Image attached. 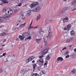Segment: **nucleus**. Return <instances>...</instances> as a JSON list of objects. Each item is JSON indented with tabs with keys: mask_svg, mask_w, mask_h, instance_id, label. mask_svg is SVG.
Returning <instances> with one entry per match:
<instances>
[{
	"mask_svg": "<svg viewBox=\"0 0 76 76\" xmlns=\"http://www.w3.org/2000/svg\"><path fill=\"white\" fill-rule=\"evenodd\" d=\"M34 58H35V57L34 56L29 57L26 60V62L27 63H29L30 61H31V60H33Z\"/></svg>",
	"mask_w": 76,
	"mask_h": 76,
	"instance_id": "nucleus-1",
	"label": "nucleus"
},
{
	"mask_svg": "<svg viewBox=\"0 0 76 76\" xmlns=\"http://www.w3.org/2000/svg\"><path fill=\"white\" fill-rule=\"evenodd\" d=\"M7 12H8V9H6V8H4L2 10V12H5L6 15H7Z\"/></svg>",
	"mask_w": 76,
	"mask_h": 76,
	"instance_id": "nucleus-2",
	"label": "nucleus"
},
{
	"mask_svg": "<svg viewBox=\"0 0 76 76\" xmlns=\"http://www.w3.org/2000/svg\"><path fill=\"white\" fill-rule=\"evenodd\" d=\"M7 16H4L0 17V22H1L3 20L7 18Z\"/></svg>",
	"mask_w": 76,
	"mask_h": 76,
	"instance_id": "nucleus-3",
	"label": "nucleus"
},
{
	"mask_svg": "<svg viewBox=\"0 0 76 76\" xmlns=\"http://www.w3.org/2000/svg\"><path fill=\"white\" fill-rule=\"evenodd\" d=\"M39 10H40V8H39V7H38L34 10H33V12H39Z\"/></svg>",
	"mask_w": 76,
	"mask_h": 76,
	"instance_id": "nucleus-4",
	"label": "nucleus"
},
{
	"mask_svg": "<svg viewBox=\"0 0 76 76\" xmlns=\"http://www.w3.org/2000/svg\"><path fill=\"white\" fill-rule=\"evenodd\" d=\"M48 33V35L46 37V38H47L48 39L49 37H50L51 35V34H52V32L51 30H50V28H49V30Z\"/></svg>",
	"mask_w": 76,
	"mask_h": 76,
	"instance_id": "nucleus-5",
	"label": "nucleus"
},
{
	"mask_svg": "<svg viewBox=\"0 0 76 76\" xmlns=\"http://www.w3.org/2000/svg\"><path fill=\"white\" fill-rule=\"evenodd\" d=\"M12 14H13V11L11 10H9V11L8 10L7 15H8L10 16L12 15Z\"/></svg>",
	"mask_w": 76,
	"mask_h": 76,
	"instance_id": "nucleus-6",
	"label": "nucleus"
},
{
	"mask_svg": "<svg viewBox=\"0 0 76 76\" xmlns=\"http://www.w3.org/2000/svg\"><path fill=\"white\" fill-rule=\"evenodd\" d=\"M29 36V34L27 33H23V36L24 37V38H26V37H28Z\"/></svg>",
	"mask_w": 76,
	"mask_h": 76,
	"instance_id": "nucleus-7",
	"label": "nucleus"
},
{
	"mask_svg": "<svg viewBox=\"0 0 76 76\" xmlns=\"http://www.w3.org/2000/svg\"><path fill=\"white\" fill-rule=\"evenodd\" d=\"M38 3L37 2L36 4H31V8H33V7H34L35 6H36V5H38Z\"/></svg>",
	"mask_w": 76,
	"mask_h": 76,
	"instance_id": "nucleus-8",
	"label": "nucleus"
},
{
	"mask_svg": "<svg viewBox=\"0 0 76 76\" xmlns=\"http://www.w3.org/2000/svg\"><path fill=\"white\" fill-rule=\"evenodd\" d=\"M63 60H64V59H63L62 58L60 57L58 58L57 60V62H58V61H61V62L62 61H63Z\"/></svg>",
	"mask_w": 76,
	"mask_h": 76,
	"instance_id": "nucleus-9",
	"label": "nucleus"
},
{
	"mask_svg": "<svg viewBox=\"0 0 76 76\" xmlns=\"http://www.w3.org/2000/svg\"><path fill=\"white\" fill-rule=\"evenodd\" d=\"M69 20V18L68 17H66L65 18H64L63 20V21L64 22H67Z\"/></svg>",
	"mask_w": 76,
	"mask_h": 76,
	"instance_id": "nucleus-10",
	"label": "nucleus"
},
{
	"mask_svg": "<svg viewBox=\"0 0 76 76\" xmlns=\"http://www.w3.org/2000/svg\"><path fill=\"white\" fill-rule=\"evenodd\" d=\"M72 27V25L71 24H69L67 26V29L69 31L71 28Z\"/></svg>",
	"mask_w": 76,
	"mask_h": 76,
	"instance_id": "nucleus-11",
	"label": "nucleus"
},
{
	"mask_svg": "<svg viewBox=\"0 0 76 76\" xmlns=\"http://www.w3.org/2000/svg\"><path fill=\"white\" fill-rule=\"evenodd\" d=\"M72 41V38H71L67 40L66 42V43H69V42H70Z\"/></svg>",
	"mask_w": 76,
	"mask_h": 76,
	"instance_id": "nucleus-12",
	"label": "nucleus"
},
{
	"mask_svg": "<svg viewBox=\"0 0 76 76\" xmlns=\"http://www.w3.org/2000/svg\"><path fill=\"white\" fill-rule=\"evenodd\" d=\"M37 43H39L41 41V39H36Z\"/></svg>",
	"mask_w": 76,
	"mask_h": 76,
	"instance_id": "nucleus-13",
	"label": "nucleus"
},
{
	"mask_svg": "<svg viewBox=\"0 0 76 76\" xmlns=\"http://www.w3.org/2000/svg\"><path fill=\"white\" fill-rule=\"evenodd\" d=\"M19 38L20 39V41H23L24 40V38L22 36L19 35Z\"/></svg>",
	"mask_w": 76,
	"mask_h": 76,
	"instance_id": "nucleus-14",
	"label": "nucleus"
},
{
	"mask_svg": "<svg viewBox=\"0 0 76 76\" xmlns=\"http://www.w3.org/2000/svg\"><path fill=\"white\" fill-rule=\"evenodd\" d=\"M33 72L35 71V70L36 69V67H37V64H34L33 66Z\"/></svg>",
	"mask_w": 76,
	"mask_h": 76,
	"instance_id": "nucleus-15",
	"label": "nucleus"
},
{
	"mask_svg": "<svg viewBox=\"0 0 76 76\" xmlns=\"http://www.w3.org/2000/svg\"><path fill=\"white\" fill-rule=\"evenodd\" d=\"M76 4V0H74L72 1V5H75Z\"/></svg>",
	"mask_w": 76,
	"mask_h": 76,
	"instance_id": "nucleus-16",
	"label": "nucleus"
},
{
	"mask_svg": "<svg viewBox=\"0 0 76 76\" xmlns=\"http://www.w3.org/2000/svg\"><path fill=\"white\" fill-rule=\"evenodd\" d=\"M3 3H8V1L7 0H2V4Z\"/></svg>",
	"mask_w": 76,
	"mask_h": 76,
	"instance_id": "nucleus-17",
	"label": "nucleus"
},
{
	"mask_svg": "<svg viewBox=\"0 0 76 76\" xmlns=\"http://www.w3.org/2000/svg\"><path fill=\"white\" fill-rule=\"evenodd\" d=\"M46 38H47L46 40H45H45H44V42L45 43V45H47V44H48L47 40H48V39L47 37V38L46 37Z\"/></svg>",
	"mask_w": 76,
	"mask_h": 76,
	"instance_id": "nucleus-18",
	"label": "nucleus"
},
{
	"mask_svg": "<svg viewBox=\"0 0 76 76\" xmlns=\"http://www.w3.org/2000/svg\"><path fill=\"white\" fill-rule=\"evenodd\" d=\"M41 66H38L37 67V68H36V70H37V71H40V67Z\"/></svg>",
	"mask_w": 76,
	"mask_h": 76,
	"instance_id": "nucleus-19",
	"label": "nucleus"
},
{
	"mask_svg": "<svg viewBox=\"0 0 76 76\" xmlns=\"http://www.w3.org/2000/svg\"><path fill=\"white\" fill-rule=\"evenodd\" d=\"M26 23H25L23 24H21L20 25V27H24L25 25H26Z\"/></svg>",
	"mask_w": 76,
	"mask_h": 76,
	"instance_id": "nucleus-20",
	"label": "nucleus"
},
{
	"mask_svg": "<svg viewBox=\"0 0 76 76\" xmlns=\"http://www.w3.org/2000/svg\"><path fill=\"white\" fill-rule=\"evenodd\" d=\"M40 18H41V15H40V14H39V15H38L37 17V20H39V19H40Z\"/></svg>",
	"mask_w": 76,
	"mask_h": 76,
	"instance_id": "nucleus-21",
	"label": "nucleus"
},
{
	"mask_svg": "<svg viewBox=\"0 0 76 76\" xmlns=\"http://www.w3.org/2000/svg\"><path fill=\"white\" fill-rule=\"evenodd\" d=\"M75 31H71V35H73L75 34Z\"/></svg>",
	"mask_w": 76,
	"mask_h": 76,
	"instance_id": "nucleus-22",
	"label": "nucleus"
},
{
	"mask_svg": "<svg viewBox=\"0 0 76 76\" xmlns=\"http://www.w3.org/2000/svg\"><path fill=\"white\" fill-rule=\"evenodd\" d=\"M71 72L72 73V74H75V73L76 72V70L73 69L71 71Z\"/></svg>",
	"mask_w": 76,
	"mask_h": 76,
	"instance_id": "nucleus-23",
	"label": "nucleus"
},
{
	"mask_svg": "<svg viewBox=\"0 0 76 76\" xmlns=\"http://www.w3.org/2000/svg\"><path fill=\"white\" fill-rule=\"evenodd\" d=\"M49 56L50 55H49L47 56V60H50L51 57H50V56Z\"/></svg>",
	"mask_w": 76,
	"mask_h": 76,
	"instance_id": "nucleus-24",
	"label": "nucleus"
},
{
	"mask_svg": "<svg viewBox=\"0 0 76 76\" xmlns=\"http://www.w3.org/2000/svg\"><path fill=\"white\" fill-rule=\"evenodd\" d=\"M59 13H61V14H64V12L63 11V10H60Z\"/></svg>",
	"mask_w": 76,
	"mask_h": 76,
	"instance_id": "nucleus-25",
	"label": "nucleus"
},
{
	"mask_svg": "<svg viewBox=\"0 0 76 76\" xmlns=\"http://www.w3.org/2000/svg\"><path fill=\"white\" fill-rule=\"evenodd\" d=\"M31 11L30 10H28V13L27 14V15H29H29H31Z\"/></svg>",
	"mask_w": 76,
	"mask_h": 76,
	"instance_id": "nucleus-26",
	"label": "nucleus"
},
{
	"mask_svg": "<svg viewBox=\"0 0 76 76\" xmlns=\"http://www.w3.org/2000/svg\"><path fill=\"white\" fill-rule=\"evenodd\" d=\"M48 51V49H45L44 51H43V53H45L46 54Z\"/></svg>",
	"mask_w": 76,
	"mask_h": 76,
	"instance_id": "nucleus-27",
	"label": "nucleus"
},
{
	"mask_svg": "<svg viewBox=\"0 0 76 76\" xmlns=\"http://www.w3.org/2000/svg\"><path fill=\"white\" fill-rule=\"evenodd\" d=\"M39 60L41 62V63H44V60H43V59L42 58H40Z\"/></svg>",
	"mask_w": 76,
	"mask_h": 76,
	"instance_id": "nucleus-28",
	"label": "nucleus"
},
{
	"mask_svg": "<svg viewBox=\"0 0 76 76\" xmlns=\"http://www.w3.org/2000/svg\"><path fill=\"white\" fill-rule=\"evenodd\" d=\"M42 72L43 74H45L46 72H45V70H43L42 71Z\"/></svg>",
	"mask_w": 76,
	"mask_h": 76,
	"instance_id": "nucleus-29",
	"label": "nucleus"
},
{
	"mask_svg": "<svg viewBox=\"0 0 76 76\" xmlns=\"http://www.w3.org/2000/svg\"><path fill=\"white\" fill-rule=\"evenodd\" d=\"M1 4H3V0H0V5H1Z\"/></svg>",
	"mask_w": 76,
	"mask_h": 76,
	"instance_id": "nucleus-30",
	"label": "nucleus"
},
{
	"mask_svg": "<svg viewBox=\"0 0 76 76\" xmlns=\"http://www.w3.org/2000/svg\"><path fill=\"white\" fill-rule=\"evenodd\" d=\"M45 54H46L45 53H44V52H43L42 53V57H44V55H45Z\"/></svg>",
	"mask_w": 76,
	"mask_h": 76,
	"instance_id": "nucleus-31",
	"label": "nucleus"
},
{
	"mask_svg": "<svg viewBox=\"0 0 76 76\" xmlns=\"http://www.w3.org/2000/svg\"><path fill=\"white\" fill-rule=\"evenodd\" d=\"M31 28H34V27L32 26H29L28 29V30H29Z\"/></svg>",
	"mask_w": 76,
	"mask_h": 76,
	"instance_id": "nucleus-32",
	"label": "nucleus"
},
{
	"mask_svg": "<svg viewBox=\"0 0 76 76\" xmlns=\"http://www.w3.org/2000/svg\"><path fill=\"white\" fill-rule=\"evenodd\" d=\"M38 74L37 73H34L32 75V76H37Z\"/></svg>",
	"mask_w": 76,
	"mask_h": 76,
	"instance_id": "nucleus-33",
	"label": "nucleus"
},
{
	"mask_svg": "<svg viewBox=\"0 0 76 76\" xmlns=\"http://www.w3.org/2000/svg\"><path fill=\"white\" fill-rule=\"evenodd\" d=\"M2 33V36H6V34L5 33Z\"/></svg>",
	"mask_w": 76,
	"mask_h": 76,
	"instance_id": "nucleus-34",
	"label": "nucleus"
},
{
	"mask_svg": "<svg viewBox=\"0 0 76 76\" xmlns=\"http://www.w3.org/2000/svg\"><path fill=\"white\" fill-rule=\"evenodd\" d=\"M48 64V61H46L45 64L44 65V66H45V65H47Z\"/></svg>",
	"mask_w": 76,
	"mask_h": 76,
	"instance_id": "nucleus-35",
	"label": "nucleus"
},
{
	"mask_svg": "<svg viewBox=\"0 0 76 76\" xmlns=\"http://www.w3.org/2000/svg\"><path fill=\"white\" fill-rule=\"evenodd\" d=\"M22 6V3H19L18 4V6H19V7H20V6Z\"/></svg>",
	"mask_w": 76,
	"mask_h": 76,
	"instance_id": "nucleus-36",
	"label": "nucleus"
},
{
	"mask_svg": "<svg viewBox=\"0 0 76 76\" xmlns=\"http://www.w3.org/2000/svg\"><path fill=\"white\" fill-rule=\"evenodd\" d=\"M69 53V51H67L65 53V54L66 55H67V54Z\"/></svg>",
	"mask_w": 76,
	"mask_h": 76,
	"instance_id": "nucleus-37",
	"label": "nucleus"
},
{
	"mask_svg": "<svg viewBox=\"0 0 76 76\" xmlns=\"http://www.w3.org/2000/svg\"><path fill=\"white\" fill-rule=\"evenodd\" d=\"M62 10L64 12V11H66V10H67V9H66V8H64Z\"/></svg>",
	"mask_w": 76,
	"mask_h": 76,
	"instance_id": "nucleus-38",
	"label": "nucleus"
},
{
	"mask_svg": "<svg viewBox=\"0 0 76 76\" xmlns=\"http://www.w3.org/2000/svg\"><path fill=\"white\" fill-rule=\"evenodd\" d=\"M17 30V28L16 27L14 28L13 29V31H16Z\"/></svg>",
	"mask_w": 76,
	"mask_h": 76,
	"instance_id": "nucleus-39",
	"label": "nucleus"
},
{
	"mask_svg": "<svg viewBox=\"0 0 76 76\" xmlns=\"http://www.w3.org/2000/svg\"><path fill=\"white\" fill-rule=\"evenodd\" d=\"M66 48H67L64 47L62 49V50H63V51H64V50H66Z\"/></svg>",
	"mask_w": 76,
	"mask_h": 76,
	"instance_id": "nucleus-40",
	"label": "nucleus"
},
{
	"mask_svg": "<svg viewBox=\"0 0 76 76\" xmlns=\"http://www.w3.org/2000/svg\"><path fill=\"white\" fill-rule=\"evenodd\" d=\"M6 53H4L3 54V56H6Z\"/></svg>",
	"mask_w": 76,
	"mask_h": 76,
	"instance_id": "nucleus-41",
	"label": "nucleus"
},
{
	"mask_svg": "<svg viewBox=\"0 0 76 76\" xmlns=\"http://www.w3.org/2000/svg\"><path fill=\"white\" fill-rule=\"evenodd\" d=\"M76 10V8H75L73 9H72V11H74Z\"/></svg>",
	"mask_w": 76,
	"mask_h": 76,
	"instance_id": "nucleus-42",
	"label": "nucleus"
},
{
	"mask_svg": "<svg viewBox=\"0 0 76 76\" xmlns=\"http://www.w3.org/2000/svg\"><path fill=\"white\" fill-rule=\"evenodd\" d=\"M69 55H68L66 56V58H69Z\"/></svg>",
	"mask_w": 76,
	"mask_h": 76,
	"instance_id": "nucleus-43",
	"label": "nucleus"
},
{
	"mask_svg": "<svg viewBox=\"0 0 76 76\" xmlns=\"http://www.w3.org/2000/svg\"><path fill=\"white\" fill-rule=\"evenodd\" d=\"M28 39H31V37L29 36V37H28Z\"/></svg>",
	"mask_w": 76,
	"mask_h": 76,
	"instance_id": "nucleus-44",
	"label": "nucleus"
},
{
	"mask_svg": "<svg viewBox=\"0 0 76 76\" xmlns=\"http://www.w3.org/2000/svg\"><path fill=\"white\" fill-rule=\"evenodd\" d=\"M67 29V28L66 27H65L64 28V31H66Z\"/></svg>",
	"mask_w": 76,
	"mask_h": 76,
	"instance_id": "nucleus-45",
	"label": "nucleus"
},
{
	"mask_svg": "<svg viewBox=\"0 0 76 76\" xmlns=\"http://www.w3.org/2000/svg\"><path fill=\"white\" fill-rule=\"evenodd\" d=\"M42 32H44V31H41L39 32V33H40V34H41V33H42Z\"/></svg>",
	"mask_w": 76,
	"mask_h": 76,
	"instance_id": "nucleus-46",
	"label": "nucleus"
},
{
	"mask_svg": "<svg viewBox=\"0 0 76 76\" xmlns=\"http://www.w3.org/2000/svg\"><path fill=\"white\" fill-rule=\"evenodd\" d=\"M6 41H7L6 39H4V41H3L4 42H6Z\"/></svg>",
	"mask_w": 76,
	"mask_h": 76,
	"instance_id": "nucleus-47",
	"label": "nucleus"
},
{
	"mask_svg": "<svg viewBox=\"0 0 76 76\" xmlns=\"http://www.w3.org/2000/svg\"><path fill=\"white\" fill-rule=\"evenodd\" d=\"M1 36H2V33H0V37H1Z\"/></svg>",
	"mask_w": 76,
	"mask_h": 76,
	"instance_id": "nucleus-48",
	"label": "nucleus"
},
{
	"mask_svg": "<svg viewBox=\"0 0 76 76\" xmlns=\"http://www.w3.org/2000/svg\"><path fill=\"white\" fill-rule=\"evenodd\" d=\"M15 12H18V10L17 9L15 10Z\"/></svg>",
	"mask_w": 76,
	"mask_h": 76,
	"instance_id": "nucleus-49",
	"label": "nucleus"
},
{
	"mask_svg": "<svg viewBox=\"0 0 76 76\" xmlns=\"http://www.w3.org/2000/svg\"><path fill=\"white\" fill-rule=\"evenodd\" d=\"M28 38H26V39H25V41H26V40H28Z\"/></svg>",
	"mask_w": 76,
	"mask_h": 76,
	"instance_id": "nucleus-50",
	"label": "nucleus"
},
{
	"mask_svg": "<svg viewBox=\"0 0 76 76\" xmlns=\"http://www.w3.org/2000/svg\"><path fill=\"white\" fill-rule=\"evenodd\" d=\"M0 72H1H1H3V70L2 69L0 70Z\"/></svg>",
	"mask_w": 76,
	"mask_h": 76,
	"instance_id": "nucleus-51",
	"label": "nucleus"
},
{
	"mask_svg": "<svg viewBox=\"0 0 76 76\" xmlns=\"http://www.w3.org/2000/svg\"><path fill=\"white\" fill-rule=\"evenodd\" d=\"M42 56H39V58H42Z\"/></svg>",
	"mask_w": 76,
	"mask_h": 76,
	"instance_id": "nucleus-52",
	"label": "nucleus"
},
{
	"mask_svg": "<svg viewBox=\"0 0 76 76\" xmlns=\"http://www.w3.org/2000/svg\"><path fill=\"white\" fill-rule=\"evenodd\" d=\"M32 63H35V61L34 60H33V61H32Z\"/></svg>",
	"mask_w": 76,
	"mask_h": 76,
	"instance_id": "nucleus-53",
	"label": "nucleus"
},
{
	"mask_svg": "<svg viewBox=\"0 0 76 76\" xmlns=\"http://www.w3.org/2000/svg\"><path fill=\"white\" fill-rule=\"evenodd\" d=\"M74 52H76V48L74 49Z\"/></svg>",
	"mask_w": 76,
	"mask_h": 76,
	"instance_id": "nucleus-54",
	"label": "nucleus"
},
{
	"mask_svg": "<svg viewBox=\"0 0 76 76\" xmlns=\"http://www.w3.org/2000/svg\"><path fill=\"white\" fill-rule=\"evenodd\" d=\"M17 41H18L19 40V38H17L16 39Z\"/></svg>",
	"mask_w": 76,
	"mask_h": 76,
	"instance_id": "nucleus-55",
	"label": "nucleus"
},
{
	"mask_svg": "<svg viewBox=\"0 0 76 76\" xmlns=\"http://www.w3.org/2000/svg\"><path fill=\"white\" fill-rule=\"evenodd\" d=\"M3 57V55H1L0 56V57Z\"/></svg>",
	"mask_w": 76,
	"mask_h": 76,
	"instance_id": "nucleus-56",
	"label": "nucleus"
},
{
	"mask_svg": "<svg viewBox=\"0 0 76 76\" xmlns=\"http://www.w3.org/2000/svg\"><path fill=\"white\" fill-rule=\"evenodd\" d=\"M37 26L36 27H34V28H37Z\"/></svg>",
	"mask_w": 76,
	"mask_h": 76,
	"instance_id": "nucleus-57",
	"label": "nucleus"
},
{
	"mask_svg": "<svg viewBox=\"0 0 76 76\" xmlns=\"http://www.w3.org/2000/svg\"><path fill=\"white\" fill-rule=\"evenodd\" d=\"M22 19H23V20H25V18H22Z\"/></svg>",
	"mask_w": 76,
	"mask_h": 76,
	"instance_id": "nucleus-58",
	"label": "nucleus"
},
{
	"mask_svg": "<svg viewBox=\"0 0 76 76\" xmlns=\"http://www.w3.org/2000/svg\"><path fill=\"white\" fill-rule=\"evenodd\" d=\"M2 46H3V47H4V46H5V45L3 44L2 45Z\"/></svg>",
	"mask_w": 76,
	"mask_h": 76,
	"instance_id": "nucleus-59",
	"label": "nucleus"
},
{
	"mask_svg": "<svg viewBox=\"0 0 76 76\" xmlns=\"http://www.w3.org/2000/svg\"><path fill=\"white\" fill-rule=\"evenodd\" d=\"M3 50V48H0V50Z\"/></svg>",
	"mask_w": 76,
	"mask_h": 76,
	"instance_id": "nucleus-60",
	"label": "nucleus"
},
{
	"mask_svg": "<svg viewBox=\"0 0 76 76\" xmlns=\"http://www.w3.org/2000/svg\"><path fill=\"white\" fill-rule=\"evenodd\" d=\"M19 23H18L17 24L16 26H18V25H19Z\"/></svg>",
	"mask_w": 76,
	"mask_h": 76,
	"instance_id": "nucleus-61",
	"label": "nucleus"
},
{
	"mask_svg": "<svg viewBox=\"0 0 76 76\" xmlns=\"http://www.w3.org/2000/svg\"><path fill=\"white\" fill-rule=\"evenodd\" d=\"M64 1H67V0H64Z\"/></svg>",
	"mask_w": 76,
	"mask_h": 76,
	"instance_id": "nucleus-62",
	"label": "nucleus"
},
{
	"mask_svg": "<svg viewBox=\"0 0 76 76\" xmlns=\"http://www.w3.org/2000/svg\"><path fill=\"white\" fill-rule=\"evenodd\" d=\"M32 25V24H30V26H31V25Z\"/></svg>",
	"mask_w": 76,
	"mask_h": 76,
	"instance_id": "nucleus-63",
	"label": "nucleus"
},
{
	"mask_svg": "<svg viewBox=\"0 0 76 76\" xmlns=\"http://www.w3.org/2000/svg\"><path fill=\"white\" fill-rule=\"evenodd\" d=\"M19 29V27H18L17 28V29Z\"/></svg>",
	"mask_w": 76,
	"mask_h": 76,
	"instance_id": "nucleus-64",
	"label": "nucleus"
}]
</instances>
